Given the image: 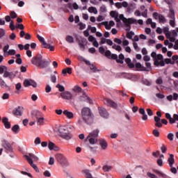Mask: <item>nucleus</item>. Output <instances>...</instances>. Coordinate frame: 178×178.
Returning <instances> with one entry per match:
<instances>
[{
	"label": "nucleus",
	"mask_w": 178,
	"mask_h": 178,
	"mask_svg": "<svg viewBox=\"0 0 178 178\" xmlns=\"http://www.w3.org/2000/svg\"><path fill=\"white\" fill-rule=\"evenodd\" d=\"M43 48H46L47 49H49V51H55V47L54 46H51V44L47 43L46 42L42 43Z\"/></svg>",
	"instance_id": "b1692460"
},
{
	"label": "nucleus",
	"mask_w": 178,
	"mask_h": 178,
	"mask_svg": "<svg viewBox=\"0 0 178 178\" xmlns=\"http://www.w3.org/2000/svg\"><path fill=\"white\" fill-rule=\"evenodd\" d=\"M165 118L169 120L170 124H173L175 123V120H173L172 115H170V113H166Z\"/></svg>",
	"instance_id": "c756f323"
},
{
	"label": "nucleus",
	"mask_w": 178,
	"mask_h": 178,
	"mask_svg": "<svg viewBox=\"0 0 178 178\" xmlns=\"http://www.w3.org/2000/svg\"><path fill=\"white\" fill-rule=\"evenodd\" d=\"M12 131L13 133H15V134H17L19 131H20V127L17 124H15L12 128H11Z\"/></svg>",
	"instance_id": "7c9ffc66"
},
{
	"label": "nucleus",
	"mask_w": 178,
	"mask_h": 178,
	"mask_svg": "<svg viewBox=\"0 0 178 178\" xmlns=\"http://www.w3.org/2000/svg\"><path fill=\"white\" fill-rule=\"evenodd\" d=\"M120 20H122L123 23H124V22H129L130 20V18H126L124 17V15L123 14L120 15V16L118 17Z\"/></svg>",
	"instance_id": "ea45409f"
},
{
	"label": "nucleus",
	"mask_w": 178,
	"mask_h": 178,
	"mask_svg": "<svg viewBox=\"0 0 178 178\" xmlns=\"http://www.w3.org/2000/svg\"><path fill=\"white\" fill-rule=\"evenodd\" d=\"M168 162L169 163L170 167L173 168V165L175 163V155L170 154V157L168 159Z\"/></svg>",
	"instance_id": "412c9836"
},
{
	"label": "nucleus",
	"mask_w": 178,
	"mask_h": 178,
	"mask_svg": "<svg viewBox=\"0 0 178 178\" xmlns=\"http://www.w3.org/2000/svg\"><path fill=\"white\" fill-rule=\"evenodd\" d=\"M139 113H140V115H143L142 119L143 120H148V115H147V114L145 113V110L143 108H140L139 109Z\"/></svg>",
	"instance_id": "5701e85b"
},
{
	"label": "nucleus",
	"mask_w": 178,
	"mask_h": 178,
	"mask_svg": "<svg viewBox=\"0 0 178 178\" xmlns=\"http://www.w3.org/2000/svg\"><path fill=\"white\" fill-rule=\"evenodd\" d=\"M90 70H92V72L94 73H95V72H97V66L94 65V64H90Z\"/></svg>",
	"instance_id": "8fccbe9b"
},
{
	"label": "nucleus",
	"mask_w": 178,
	"mask_h": 178,
	"mask_svg": "<svg viewBox=\"0 0 178 178\" xmlns=\"http://www.w3.org/2000/svg\"><path fill=\"white\" fill-rule=\"evenodd\" d=\"M66 42H70V44L74 42V39L73 38V36L67 35L66 37Z\"/></svg>",
	"instance_id": "58836bf2"
},
{
	"label": "nucleus",
	"mask_w": 178,
	"mask_h": 178,
	"mask_svg": "<svg viewBox=\"0 0 178 178\" xmlns=\"http://www.w3.org/2000/svg\"><path fill=\"white\" fill-rule=\"evenodd\" d=\"M60 133H61L60 137L62 138H64V140H72V138H73V135L70 132L64 133L63 131H61Z\"/></svg>",
	"instance_id": "4468645a"
},
{
	"label": "nucleus",
	"mask_w": 178,
	"mask_h": 178,
	"mask_svg": "<svg viewBox=\"0 0 178 178\" xmlns=\"http://www.w3.org/2000/svg\"><path fill=\"white\" fill-rule=\"evenodd\" d=\"M146 112L147 113L148 116H154V112L151 108H147Z\"/></svg>",
	"instance_id": "09e8293b"
},
{
	"label": "nucleus",
	"mask_w": 178,
	"mask_h": 178,
	"mask_svg": "<svg viewBox=\"0 0 178 178\" xmlns=\"http://www.w3.org/2000/svg\"><path fill=\"white\" fill-rule=\"evenodd\" d=\"M28 156L29 159L31 161H34V162L38 161V157L37 156L34 155L33 153H29V155H24V157Z\"/></svg>",
	"instance_id": "393cba45"
},
{
	"label": "nucleus",
	"mask_w": 178,
	"mask_h": 178,
	"mask_svg": "<svg viewBox=\"0 0 178 178\" xmlns=\"http://www.w3.org/2000/svg\"><path fill=\"white\" fill-rule=\"evenodd\" d=\"M48 148L50 151H59V147H58L54 143L49 142L48 144Z\"/></svg>",
	"instance_id": "aec40b11"
},
{
	"label": "nucleus",
	"mask_w": 178,
	"mask_h": 178,
	"mask_svg": "<svg viewBox=\"0 0 178 178\" xmlns=\"http://www.w3.org/2000/svg\"><path fill=\"white\" fill-rule=\"evenodd\" d=\"M168 138L170 140V141H173V138L175 137V135L172 133H170L168 134Z\"/></svg>",
	"instance_id": "6e6d98bb"
},
{
	"label": "nucleus",
	"mask_w": 178,
	"mask_h": 178,
	"mask_svg": "<svg viewBox=\"0 0 178 178\" xmlns=\"http://www.w3.org/2000/svg\"><path fill=\"white\" fill-rule=\"evenodd\" d=\"M102 24H103V26H105V29L106 30H111V27L110 26L109 24H108V22H103Z\"/></svg>",
	"instance_id": "de8ad7c7"
},
{
	"label": "nucleus",
	"mask_w": 178,
	"mask_h": 178,
	"mask_svg": "<svg viewBox=\"0 0 178 178\" xmlns=\"http://www.w3.org/2000/svg\"><path fill=\"white\" fill-rule=\"evenodd\" d=\"M169 10L168 17L170 19H175V10H173V7H170Z\"/></svg>",
	"instance_id": "cd10ccee"
},
{
	"label": "nucleus",
	"mask_w": 178,
	"mask_h": 178,
	"mask_svg": "<svg viewBox=\"0 0 178 178\" xmlns=\"http://www.w3.org/2000/svg\"><path fill=\"white\" fill-rule=\"evenodd\" d=\"M167 149H168L166 148V146H165V145H162V146H161V152H162L163 154H165Z\"/></svg>",
	"instance_id": "13d9d810"
},
{
	"label": "nucleus",
	"mask_w": 178,
	"mask_h": 178,
	"mask_svg": "<svg viewBox=\"0 0 178 178\" xmlns=\"http://www.w3.org/2000/svg\"><path fill=\"white\" fill-rule=\"evenodd\" d=\"M82 118L87 124L92 123V114L91 110L88 107H84L81 111Z\"/></svg>",
	"instance_id": "7ed1b4c3"
},
{
	"label": "nucleus",
	"mask_w": 178,
	"mask_h": 178,
	"mask_svg": "<svg viewBox=\"0 0 178 178\" xmlns=\"http://www.w3.org/2000/svg\"><path fill=\"white\" fill-rule=\"evenodd\" d=\"M88 12H90V13H95V15H97V13H98V10H97V8L95 7H90L88 9Z\"/></svg>",
	"instance_id": "c9c22d12"
},
{
	"label": "nucleus",
	"mask_w": 178,
	"mask_h": 178,
	"mask_svg": "<svg viewBox=\"0 0 178 178\" xmlns=\"http://www.w3.org/2000/svg\"><path fill=\"white\" fill-rule=\"evenodd\" d=\"M51 81H52L54 83H56V76L51 75Z\"/></svg>",
	"instance_id": "774afa93"
},
{
	"label": "nucleus",
	"mask_w": 178,
	"mask_h": 178,
	"mask_svg": "<svg viewBox=\"0 0 178 178\" xmlns=\"http://www.w3.org/2000/svg\"><path fill=\"white\" fill-rule=\"evenodd\" d=\"M10 55V56L16 55V50H15V49L8 50V51L7 54H6L5 57L6 58V57L9 56Z\"/></svg>",
	"instance_id": "e433bc0d"
},
{
	"label": "nucleus",
	"mask_w": 178,
	"mask_h": 178,
	"mask_svg": "<svg viewBox=\"0 0 178 178\" xmlns=\"http://www.w3.org/2000/svg\"><path fill=\"white\" fill-rule=\"evenodd\" d=\"M151 56L154 59V66H161V67L165 66V61L164 60H161V61L159 62L158 60H156L157 54L155 51L152 52Z\"/></svg>",
	"instance_id": "0eeeda50"
},
{
	"label": "nucleus",
	"mask_w": 178,
	"mask_h": 178,
	"mask_svg": "<svg viewBox=\"0 0 178 178\" xmlns=\"http://www.w3.org/2000/svg\"><path fill=\"white\" fill-rule=\"evenodd\" d=\"M156 60H158L159 62H162L163 60V56L162 54H157L156 57Z\"/></svg>",
	"instance_id": "a18cd8bd"
},
{
	"label": "nucleus",
	"mask_w": 178,
	"mask_h": 178,
	"mask_svg": "<svg viewBox=\"0 0 178 178\" xmlns=\"http://www.w3.org/2000/svg\"><path fill=\"white\" fill-rule=\"evenodd\" d=\"M56 159L58 162H59L61 166H69V163L67 162V159L66 157L63 156L62 154H57L56 155Z\"/></svg>",
	"instance_id": "39448f33"
},
{
	"label": "nucleus",
	"mask_w": 178,
	"mask_h": 178,
	"mask_svg": "<svg viewBox=\"0 0 178 178\" xmlns=\"http://www.w3.org/2000/svg\"><path fill=\"white\" fill-rule=\"evenodd\" d=\"M34 143H35V145H38V144H41V138H40V137H37L35 139Z\"/></svg>",
	"instance_id": "4d7b16f0"
},
{
	"label": "nucleus",
	"mask_w": 178,
	"mask_h": 178,
	"mask_svg": "<svg viewBox=\"0 0 178 178\" xmlns=\"http://www.w3.org/2000/svg\"><path fill=\"white\" fill-rule=\"evenodd\" d=\"M99 134V130L95 129L92 132L90 133L87 137V140L89 141L90 144L94 145L97 144L98 141V134Z\"/></svg>",
	"instance_id": "20e7f679"
},
{
	"label": "nucleus",
	"mask_w": 178,
	"mask_h": 178,
	"mask_svg": "<svg viewBox=\"0 0 178 178\" xmlns=\"http://www.w3.org/2000/svg\"><path fill=\"white\" fill-rule=\"evenodd\" d=\"M2 99H9V94L4 93L2 96Z\"/></svg>",
	"instance_id": "338daca9"
},
{
	"label": "nucleus",
	"mask_w": 178,
	"mask_h": 178,
	"mask_svg": "<svg viewBox=\"0 0 178 178\" xmlns=\"http://www.w3.org/2000/svg\"><path fill=\"white\" fill-rule=\"evenodd\" d=\"M124 26H125V31H130L131 30V25L130 24H137V19L134 18H129V20L124 21Z\"/></svg>",
	"instance_id": "423d86ee"
},
{
	"label": "nucleus",
	"mask_w": 178,
	"mask_h": 178,
	"mask_svg": "<svg viewBox=\"0 0 178 178\" xmlns=\"http://www.w3.org/2000/svg\"><path fill=\"white\" fill-rule=\"evenodd\" d=\"M37 38L39 40L40 42H41L42 44H43V42H45V39L40 36V35H37Z\"/></svg>",
	"instance_id": "603ef678"
},
{
	"label": "nucleus",
	"mask_w": 178,
	"mask_h": 178,
	"mask_svg": "<svg viewBox=\"0 0 178 178\" xmlns=\"http://www.w3.org/2000/svg\"><path fill=\"white\" fill-rule=\"evenodd\" d=\"M98 111L102 118H104V119H108V116H109V114L108 113V111L105 108L99 107Z\"/></svg>",
	"instance_id": "9d476101"
},
{
	"label": "nucleus",
	"mask_w": 178,
	"mask_h": 178,
	"mask_svg": "<svg viewBox=\"0 0 178 178\" xmlns=\"http://www.w3.org/2000/svg\"><path fill=\"white\" fill-rule=\"evenodd\" d=\"M147 175L148 176V177H151V178H158V177H156V175H155L154 174H152L151 172H147Z\"/></svg>",
	"instance_id": "0e129e2a"
},
{
	"label": "nucleus",
	"mask_w": 178,
	"mask_h": 178,
	"mask_svg": "<svg viewBox=\"0 0 178 178\" xmlns=\"http://www.w3.org/2000/svg\"><path fill=\"white\" fill-rule=\"evenodd\" d=\"M46 92H51L52 91V88L49 85H47L45 88Z\"/></svg>",
	"instance_id": "bf43d9fd"
},
{
	"label": "nucleus",
	"mask_w": 178,
	"mask_h": 178,
	"mask_svg": "<svg viewBox=\"0 0 178 178\" xmlns=\"http://www.w3.org/2000/svg\"><path fill=\"white\" fill-rule=\"evenodd\" d=\"M31 62L32 65L37 66L39 69H47L49 66V61L44 59L41 54L33 56Z\"/></svg>",
	"instance_id": "f257e3e1"
},
{
	"label": "nucleus",
	"mask_w": 178,
	"mask_h": 178,
	"mask_svg": "<svg viewBox=\"0 0 178 178\" xmlns=\"http://www.w3.org/2000/svg\"><path fill=\"white\" fill-rule=\"evenodd\" d=\"M24 87H30L31 86L33 88H36L37 82L33 79H25L24 81Z\"/></svg>",
	"instance_id": "6e6552de"
},
{
	"label": "nucleus",
	"mask_w": 178,
	"mask_h": 178,
	"mask_svg": "<svg viewBox=\"0 0 178 178\" xmlns=\"http://www.w3.org/2000/svg\"><path fill=\"white\" fill-rule=\"evenodd\" d=\"M37 124L38 126H42L44 124V117L41 116L37 120Z\"/></svg>",
	"instance_id": "f704fd0d"
},
{
	"label": "nucleus",
	"mask_w": 178,
	"mask_h": 178,
	"mask_svg": "<svg viewBox=\"0 0 178 178\" xmlns=\"http://www.w3.org/2000/svg\"><path fill=\"white\" fill-rule=\"evenodd\" d=\"M8 49H9V44H6V46L3 47V56H6L7 53L8 52Z\"/></svg>",
	"instance_id": "79ce46f5"
},
{
	"label": "nucleus",
	"mask_w": 178,
	"mask_h": 178,
	"mask_svg": "<svg viewBox=\"0 0 178 178\" xmlns=\"http://www.w3.org/2000/svg\"><path fill=\"white\" fill-rule=\"evenodd\" d=\"M63 115H65V116H66V118H67V119L72 120L73 119V118H74V114H73L72 112H70L67 110H65L63 111Z\"/></svg>",
	"instance_id": "a211bd4d"
},
{
	"label": "nucleus",
	"mask_w": 178,
	"mask_h": 178,
	"mask_svg": "<svg viewBox=\"0 0 178 178\" xmlns=\"http://www.w3.org/2000/svg\"><path fill=\"white\" fill-rule=\"evenodd\" d=\"M15 76H16V75L13 72H8V78L9 79H15Z\"/></svg>",
	"instance_id": "052dcab7"
},
{
	"label": "nucleus",
	"mask_w": 178,
	"mask_h": 178,
	"mask_svg": "<svg viewBox=\"0 0 178 178\" xmlns=\"http://www.w3.org/2000/svg\"><path fill=\"white\" fill-rule=\"evenodd\" d=\"M125 62L128 66V67H129V69H133L134 68V63H131V59H130V58H125Z\"/></svg>",
	"instance_id": "bb28decb"
},
{
	"label": "nucleus",
	"mask_w": 178,
	"mask_h": 178,
	"mask_svg": "<svg viewBox=\"0 0 178 178\" xmlns=\"http://www.w3.org/2000/svg\"><path fill=\"white\" fill-rule=\"evenodd\" d=\"M110 16H111V17H114L115 18V17L119 16V15H118L116 11H111Z\"/></svg>",
	"instance_id": "5fc2aeb1"
},
{
	"label": "nucleus",
	"mask_w": 178,
	"mask_h": 178,
	"mask_svg": "<svg viewBox=\"0 0 178 178\" xmlns=\"http://www.w3.org/2000/svg\"><path fill=\"white\" fill-rule=\"evenodd\" d=\"M10 16L11 19H16L17 17V14L15 11H10Z\"/></svg>",
	"instance_id": "49530a36"
},
{
	"label": "nucleus",
	"mask_w": 178,
	"mask_h": 178,
	"mask_svg": "<svg viewBox=\"0 0 178 178\" xmlns=\"http://www.w3.org/2000/svg\"><path fill=\"white\" fill-rule=\"evenodd\" d=\"M13 115H14V116H22V115H23V107L18 106L15 108V109L13 110Z\"/></svg>",
	"instance_id": "f8f14e48"
},
{
	"label": "nucleus",
	"mask_w": 178,
	"mask_h": 178,
	"mask_svg": "<svg viewBox=\"0 0 178 178\" xmlns=\"http://www.w3.org/2000/svg\"><path fill=\"white\" fill-rule=\"evenodd\" d=\"M25 158L26 159V161L29 162V165H31V167H33V168H34V167H35L37 165L34 164V162L33 161H31V159H30V158H29V156H25Z\"/></svg>",
	"instance_id": "4c0bfd02"
},
{
	"label": "nucleus",
	"mask_w": 178,
	"mask_h": 178,
	"mask_svg": "<svg viewBox=\"0 0 178 178\" xmlns=\"http://www.w3.org/2000/svg\"><path fill=\"white\" fill-rule=\"evenodd\" d=\"M165 63H166V65H173L175 63V62H172V59L170 58H165Z\"/></svg>",
	"instance_id": "3c124183"
},
{
	"label": "nucleus",
	"mask_w": 178,
	"mask_h": 178,
	"mask_svg": "<svg viewBox=\"0 0 178 178\" xmlns=\"http://www.w3.org/2000/svg\"><path fill=\"white\" fill-rule=\"evenodd\" d=\"M2 146L6 149V152H13V147H12V145L9 142L3 140Z\"/></svg>",
	"instance_id": "ddd939ff"
},
{
	"label": "nucleus",
	"mask_w": 178,
	"mask_h": 178,
	"mask_svg": "<svg viewBox=\"0 0 178 178\" xmlns=\"http://www.w3.org/2000/svg\"><path fill=\"white\" fill-rule=\"evenodd\" d=\"M159 20L160 23H165V22H166V19L162 15H159Z\"/></svg>",
	"instance_id": "37998d69"
},
{
	"label": "nucleus",
	"mask_w": 178,
	"mask_h": 178,
	"mask_svg": "<svg viewBox=\"0 0 178 178\" xmlns=\"http://www.w3.org/2000/svg\"><path fill=\"white\" fill-rule=\"evenodd\" d=\"M102 169L104 172H111V170L113 169V167H112V165H105L103 166Z\"/></svg>",
	"instance_id": "72a5a7b5"
},
{
	"label": "nucleus",
	"mask_w": 178,
	"mask_h": 178,
	"mask_svg": "<svg viewBox=\"0 0 178 178\" xmlns=\"http://www.w3.org/2000/svg\"><path fill=\"white\" fill-rule=\"evenodd\" d=\"M15 88H16L17 91L20 90V89L22 88V83H17L15 85Z\"/></svg>",
	"instance_id": "e2e57ef3"
},
{
	"label": "nucleus",
	"mask_w": 178,
	"mask_h": 178,
	"mask_svg": "<svg viewBox=\"0 0 178 178\" xmlns=\"http://www.w3.org/2000/svg\"><path fill=\"white\" fill-rule=\"evenodd\" d=\"M60 97L63 99H72V95L70 92L65 91V92L60 93Z\"/></svg>",
	"instance_id": "2eb2a0df"
},
{
	"label": "nucleus",
	"mask_w": 178,
	"mask_h": 178,
	"mask_svg": "<svg viewBox=\"0 0 178 178\" xmlns=\"http://www.w3.org/2000/svg\"><path fill=\"white\" fill-rule=\"evenodd\" d=\"M86 42V40H79L78 42V44L79 45V48L80 49H81L82 51H84V49H86V44H84V43Z\"/></svg>",
	"instance_id": "2f4dec72"
},
{
	"label": "nucleus",
	"mask_w": 178,
	"mask_h": 178,
	"mask_svg": "<svg viewBox=\"0 0 178 178\" xmlns=\"http://www.w3.org/2000/svg\"><path fill=\"white\" fill-rule=\"evenodd\" d=\"M42 116V113L38 110H34L31 112V118L33 120H37Z\"/></svg>",
	"instance_id": "9b49d317"
},
{
	"label": "nucleus",
	"mask_w": 178,
	"mask_h": 178,
	"mask_svg": "<svg viewBox=\"0 0 178 178\" xmlns=\"http://www.w3.org/2000/svg\"><path fill=\"white\" fill-rule=\"evenodd\" d=\"M6 70H8V67H6V66L0 65V74H2Z\"/></svg>",
	"instance_id": "c03bdc74"
},
{
	"label": "nucleus",
	"mask_w": 178,
	"mask_h": 178,
	"mask_svg": "<svg viewBox=\"0 0 178 178\" xmlns=\"http://www.w3.org/2000/svg\"><path fill=\"white\" fill-rule=\"evenodd\" d=\"M62 73H63V74H64V76H66V74H67V73H68V74H72V68L67 67L65 69H63L62 70Z\"/></svg>",
	"instance_id": "473e14b6"
},
{
	"label": "nucleus",
	"mask_w": 178,
	"mask_h": 178,
	"mask_svg": "<svg viewBox=\"0 0 178 178\" xmlns=\"http://www.w3.org/2000/svg\"><path fill=\"white\" fill-rule=\"evenodd\" d=\"M79 101H80L81 102H83V101H87L88 102H89V104H92V100H91V99H90V97H88L86 95H83L82 96H80L79 97Z\"/></svg>",
	"instance_id": "dca6fc26"
},
{
	"label": "nucleus",
	"mask_w": 178,
	"mask_h": 178,
	"mask_svg": "<svg viewBox=\"0 0 178 178\" xmlns=\"http://www.w3.org/2000/svg\"><path fill=\"white\" fill-rule=\"evenodd\" d=\"M99 145L102 149H105L106 148H108V143H106V140L104 139L99 140Z\"/></svg>",
	"instance_id": "a878e982"
},
{
	"label": "nucleus",
	"mask_w": 178,
	"mask_h": 178,
	"mask_svg": "<svg viewBox=\"0 0 178 178\" xmlns=\"http://www.w3.org/2000/svg\"><path fill=\"white\" fill-rule=\"evenodd\" d=\"M135 67H136V69H138V70H140V72L149 71L145 67L143 66L140 63H136Z\"/></svg>",
	"instance_id": "f3484780"
},
{
	"label": "nucleus",
	"mask_w": 178,
	"mask_h": 178,
	"mask_svg": "<svg viewBox=\"0 0 178 178\" xmlns=\"http://www.w3.org/2000/svg\"><path fill=\"white\" fill-rule=\"evenodd\" d=\"M164 2L168 5V8H172L173 5H176V1L175 0H164Z\"/></svg>",
	"instance_id": "c85d7f7f"
},
{
	"label": "nucleus",
	"mask_w": 178,
	"mask_h": 178,
	"mask_svg": "<svg viewBox=\"0 0 178 178\" xmlns=\"http://www.w3.org/2000/svg\"><path fill=\"white\" fill-rule=\"evenodd\" d=\"M104 103L107 106H111V108H114L115 109H116V108H118V104L115 102L112 101L111 99H110L108 98L104 99Z\"/></svg>",
	"instance_id": "1a4fd4ad"
},
{
	"label": "nucleus",
	"mask_w": 178,
	"mask_h": 178,
	"mask_svg": "<svg viewBox=\"0 0 178 178\" xmlns=\"http://www.w3.org/2000/svg\"><path fill=\"white\" fill-rule=\"evenodd\" d=\"M0 86L1 88H5L7 91H10V87H9V86H8L2 79H0Z\"/></svg>",
	"instance_id": "6ab92c4d"
},
{
	"label": "nucleus",
	"mask_w": 178,
	"mask_h": 178,
	"mask_svg": "<svg viewBox=\"0 0 178 178\" xmlns=\"http://www.w3.org/2000/svg\"><path fill=\"white\" fill-rule=\"evenodd\" d=\"M73 91H74L75 92H81V88L80 86H75L73 88Z\"/></svg>",
	"instance_id": "864d4df0"
},
{
	"label": "nucleus",
	"mask_w": 178,
	"mask_h": 178,
	"mask_svg": "<svg viewBox=\"0 0 178 178\" xmlns=\"http://www.w3.org/2000/svg\"><path fill=\"white\" fill-rule=\"evenodd\" d=\"M156 84H163V80H162V78H158L156 81Z\"/></svg>",
	"instance_id": "680f3d73"
},
{
	"label": "nucleus",
	"mask_w": 178,
	"mask_h": 178,
	"mask_svg": "<svg viewBox=\"0 0 178 178\" xmlns=\"http://www.w3.org/2000/svg\"><path fill=\"white\" fill-rule=\"evenodd\" d=\"M2 122L6 129H10V122H9V120L8 119V118L6 117L3 118Z\"/></svg>",
	"instance_id": "4be33fe9"
},
{
	"label": "nucleus",
	"mask_w": 178,
	"mask_h": 178,
	"mask_svg": "<svg viewBox=\"0 0 178 178\" xmlns=\"http://www.w3.org/2000/svg\"><path fill=\"white\" fill-rule=\"evenodd\" d=\"M153 134L155 137H159V131L157 129L153 130Z\"/></svg>",
	"instance_id": "69168bd1"
},
{
	"label": "nucleus",
	"mask_w": 178,
	"mask_h": 178,
	"mask_svg": "<svg viewBox=\"0 0 178 178\" xmlns=\"http://www.w3.org/2000/svg\"><path fill=\"white\" fill-rule=\"evenodd\" d=\"M104 56L108 58V59H113V60H116L117 63H120L121 65H123L124 63V55L123 54H120L118 56L119 58H118L117 54H112V53L109 50H106L104 52Z\"/></svg>",
	"instance_id": "f03ea898"
},
{
	"label": "nucleus",
	"mask_w": 178,
	"mask_h": 178,
	"mask_svg": "<svg viewBox=\"0 0 178 178\" xmlns=\"http://www.w3.org/2000/svg\"><path fill=\"white\" fill-rule=\"evenodd\" d=\"M56 88H58V91H60V92H63V91H65V87L60 84H57L56 85Z\"/></svg>",
	"instance_id": "a19ab883"
}]
</instances>
